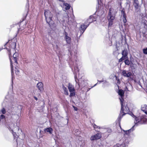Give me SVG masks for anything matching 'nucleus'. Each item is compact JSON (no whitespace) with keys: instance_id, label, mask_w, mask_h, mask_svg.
I'll use <instances>...</instances> for the list:
<instances>
[{"instance_id":"nucleus-34","label":"nucleus","mask_w":147,"mask_h":147,"mask_svg":"<svg viewBox=\"0 0 147 147\" xmlns=\"http://www.w3.org/2000/svg\"><path fill=\"white\" fill-rule=\"evenodd\" d=\"M108 132H111L112 131H111V129H109V130H108Z\"/></svg>"},{"instance_id":"nucleus-29","label":"nucleus","mask_w":147,"mask_h":147,"mask_svg":"<svg viewBox=\"0 0 147 147\" xmlns=\"http://www.w3.org/2000/svg\"><path fill=\"white\" fill-rule=\"evenodd\" d=\"M96 84H95L94 86H92L90 88H88L87 89V92H88V91H89L91 88H92V87L95 86Z\"/></svg>"},{"instance_id":"nucleus-27","label":"nucleus","mask_w":147,"mask_h":147,"mask_svg":"<svg viewBox=\"0 0 147 147\" xmlns=\"http://www.w3.org/2000/svg\"><path fill=\"white\" fill-rule=\"evenodd\" d=\"M125 59V58L122 57H121L119 59V62H122L123 60Z\"/></svg>"},{"instance_id":"nucleus-8","label":"nucleus","mask_w":147,"mask_h":147,"mask_svg":"<svg viewBox=\"0 0 147 147\" xmlns=\"http://www.w3.org/2000/svg\"><path fill=\"white\" fill-rule=\"evenodd\" d=\"M68 88L70 92L69 96L71 97L74 96L76 94V92L73 85L69 83L68 84Z\"/></svg>"},{"instance_id":"nucleus-32","label":"nucleus","mask_w":147,"mask_h":147,"mask_svg":"<svg viewBox=\"0 0 147 147\" xmlns=\"http://www.w3.org/2000/svg\"><path fill=\"white\" fill-rule=\"evenodd\" d=\"M131 115L132 117L135 116L134 115V114L131 112V113L129 114Z\"/></svg>"},{"instance_id":"nucleus-24","label":"nucleus","mask_w":147,"mask_h":147,"mask_svg":"<svg viewBox=\"0 0 147 147\" xmlns=\"http://www.w3.org/2000/svg\"><path fill=\"white\" fill-rule=\"evenodd\" d=\"M1 111L3 114H5L6 112L5 109L4 108H3L1 110Z\"/></svg>"},{"instance_id":"nucleus-39","label":"nucleus","mask_w":147,"mask_h":147,"mask_svg":"<svg viewBox=\"0 0 147 147\" xmlns=\"http://www.w3.org/2000/svg\"><path fill=\"white\" fill-rule=\"evenodd\" d=\"M3 49L2 48V49H0V51L1 50V49Z\"/></svg>"},{"instance_id":"nucleus-6","label":"nucleus","mask_w":147,"mask_h":147,"mask_svg":"<svg viewBox=\"0 0 147 147\" xmlns=\"http://www.w3.org/2000/svg\"><path fill=\"white\" fill-rule=\"evenodd\" d=\"M112 9L111 8L109 9V11L107 17L109 22L108 26L109 27H111L112 26L113 23V20L115 19V16H114L112 14L111 12Z\"/></svg>"},{"instance_id":"nucleus-42","label":"nucleus","mask_w":147,"mask_h":147,"mask_svg":"<svg viewBox=\"0 0 147 147\" xmlns=\"http://www.w3.org/2000/svg\"><path fill=\"white\" fill-rule=\"evenodd\" d=\"M76 82H77L76 80Z\"/></svg>"},{"instance_id":"nucleus-10","label":"nucleus","mask_w":147,"mask_h":147,"mask_svg":"<svg viewBox=\"0 0 147 147\" xmlns=\"http://www.w3.org/2000/svg\"><path fill=\"white\" fill-rule=\"evenodd\" d=\"M97 16L95 14L90 16L89 18L87 19L86 21L89 24L93 22L96 21L97 19Z\"/></svg>"},{"instance_id":"nucleus-16","label":"nucleus","mask_w":147,"mask_h":147,"mask_svg":"<svg viewBox=\"0 0 147 147\" xmlns=\"http://www.w3.org/2000/svg\"><path fill=\"white\" fill-rule=\"evenodd\" d=\"M44 131L45 132L49 133L50 134L52 133L53 129L51 127H48L44 129Z\"/></svg>"},{"instance_id":"nucleus-41","label":"nucleus","mask_w":147,"mask_h":147,"mask_svg":"<svg viewBox=\"0 0 147 147\" xmlns=\"http://www.w3.org/2000/svg\"><path fill=\"white\" fill-rule=\"evenodd\" d=\"M6 49H7V48H6Z\"/></svg>"},{"instance_id":"nucleus-26","label":"nucleus","mask_w":147,"mask_h":147,"mask_svg":"<svg viewBox=\"0 0 147 147\" xmlns=\"http://www.w3.org/2000/svg\"><path fill=\"white\" fill-rule=\"evenodd\" d=\"M132 75V73L131 72H129L127 73V75H126V77H130Z\"/></svg>"},{"instance_id":"nucleus-23","label":"nucleus","mask_w":147,"mask_h":147,"mask_svg":"<svg viewBox=\"0 0 147 147\" xmlns=\"http://www.w3.org/2000/svg\"><path fill=\"white\" fill-rule=\"evenodd\" d=\"M142 51L143 53L145 55H147V47L146 48L143 49Z\"/></svg>"},{"instance_id":"nucleus-37","label":"nucleus","mask_w":147,"mask_h":147,"mask_svg":"<svg viewBox=\"0 0 147 147\" xmlns=\"http://www.w3.org/2000/svg\"><path fill=\"white\" fill-rule=\"evenodd\" d=\"M119 126H120L121 129V125H120V124H119Z\"/></svg>"},{"instance_id":"nucleus-1","label":"nucleus","mask_w":147,"mask_h":147,"mask_svg":"<svg viewBox=\"0 0 147 147\" xmlns=\"http://www.w3.org/2000/svg\"><path fill=\"white\" fill-rule=\"evenodd\" d=\"M14 38H13L11 40H9L5 44V46L9 43L10 45V49L8 50V53L9 55V57L10 60L11 64V73L13 72V65L12 63V62L11 57L12 56L11 51H13V60L15 61V62L16 63L17 62V58L15 56V49L16 48V42Z\"/></svg>"},{"instance_id":"nucleus-18","label":"nucleus","mask_w":147,"mask_h":147,"mask_svg":"<svg viewBox=\"0 0 147 147\" xmlns=\"http://www.w3.org/2000/svg\"><path fill=\"white\" fill-rule=\"evenodd\" d=\"M132 131V130L131 129L126 131L123 130V131L124 132V135L125 136H129L130 135V133Z\"/></svg>"},{"instance_id":"nucleus-25","label":"nucleus","mask_w":147,"mask_h":147,"mask_svg":"<svg viewBox=\"0 0 147 147\" xmlns=\"http://www.w3.org/2000/svg\"><path fill=\"white\" fill-rule=\"evenodd\" d=\"M126 71L125 70H123L122 72V75L126 77L127 73Z\"/></svg>"},{"instance_id":"nucleus-13","label":"nucleus","mask_w":147,"mask_h":147,"mask_svg":"<svg viewBox=\"0 0 147 147\" xmlns=\"http://www.w3.org/2000/svg\"><path fill=\"white\" fill-rule=\"evenodd\" d=\"M36 86L40 91H42L44 89L43 87V85L41 82H39L37 84Z\"/></svg>"},{"instance_id":"nucleus-22","label":"nucleus","mask_w":147,"mask_h":147,"mask_svg":"<svg viewBox=\"0 0 147 147\" xmlns=\"http://www.w3.org/2000/svg\"><path fill=\"white\" fill-rule=\"evenodd\" d=\"M13 134L14 137V139H16V141L17 142V135L16 133V132H13Z\"/></svg>"},{"instance_id":"nucleus-40","label":"nucleus","mask_w":147,"mask_h":147,"mask_svg":"<svg viewBox=\"0 0 147 147\" xmlns=\"http://www.w3.org/2000/svg\"><path fill=\"white\" fill-rule=\"evenodd\" d=\"M142 1H144L145 2V1H144V0H142Z\"/></svg>"},{"instance_id":"nucleus-20","label":"nucleus","mask_w":147,"mask_h":147,"mask_svg":"<svg viewBox=\"0 0 147 147\" xmlns=\"http://www.w3.org/2000/svg\"><path fill=\"white\" fill-rule=\"evenodd\" d=\"M64 6H65V10H67L69 9L70 8V6L69 4L67 3H64Z\"/></svg>"},{"instance_id":"nucleus-2","label":"nucleus","mask_w":147,"mask_h":147,"mask_svg":"<svg viewBox=\"0 0 147 147\" xmlns=\"http://www.w3.org/2000/svg\"><path fill=\"white\" fill-rule=\"evenodd\" d=\"M118 93L121 96V97L119 98L121 105V110L120 115L121 113H123L121 117V116H120V118H121L124 115L128 113L129 109L128 106L127 102H124L123 97L124 94V91L121 89H119V90Z\"/></svg>"},{"instance_id":"nucleus-31","label":"nucleus","mask_w":147,"mask_h":147,"mask_svg":"<svg viewBox=\"0 0 147 147\" xmlns=\"http://www.w3.org/2000/svg\"><path fill=\"white\" fill-rule=\"evenodd\" d=\"M73 107L74 108V109L75 111H77L78 110V108L77 107L74 106H73Z\"/></svg>"},{"instance_id":"nucleus-11","label":"nucleus","mask_w":147,"mask_h":147,"mask_svg":"<svg viewBox=\"0 0 147 147\" xmlns=\"http://www.w3.org/2000/svg\"><path fill=\"white\" fill-rule=\"evenodd\" d=\"M101 137V135L100 133H97L95 135L92 136L90 138L91 140H97L100 139Z\"/></svg>"},{"instance_id":"nucleus-17","label":"nucleus","mask_w":147,"mask_h":147,"mask_svg":"<svg viewBox=\"0 0 147 147\" xmlns=\"http://www.w3.org/2000/svg\"><path fill=\"white\" fill-rule=\"evenodd\" d=\"M141 109L142 111L147 115V105H145L142 106Z\"/></svg>"},{"instance_id":"nucleus-15","label":"nucleus","mask_w":147,"mask_h":147,"mask_svg":"<svg viewBox=\"0 0 147 147\" xmlns=\"http://www.w3.org/2000/svg\"><path fill=\"white\" fill-rule=\"evenodd\" d=\"M142 22L144 25V27L147 29V18L144 17L142 18Z\"/></svg>"},{"instance_id":"nucleus-5","label":"nucleus","mask_w":147,"mask_h":147,"mask_svg":"<svg viewBox=\"0 0 147 147\" xmlns=\"http://www.w3.org/2000/svg\"><path fill=\"white\" fill-rule=\"evenodd\" d=\"M133 4L134 7L135 12L139 13L141 12V5L138 0H133Z\"/></svg>"},{"instance_id":"nucleus-9","label":"nucleus","mask_w":147,"mask_h":147,"mask_svg":"<svg viewBox=\"0 0 147 147\" xmlns=\"http://www.w3.org/2000/svg\"><path fill=\"white\" fill-rule=\"evenodd\" d=\"M138 119V120H137L136 119V120L137 121L138 123H144L147 121V116L144 115L139 117Z\"/></svg>"},{"instance_id":"nucleus-30","label":"nucleus","mask_w":147,"mask_h":147,"mask_svg":"<svg viewBox=\"0 0 147 147\" xmlns=\"http://www.w3.org/2000/svg\"><path fill=\"white\" fill-rule=\"evenodd\" d=\"M5 116H4V115H1L0 117V119H5Z\"/></svg>"},{"instance_id":"nucleus-19","label":"nucleus","mask_w":147,"mask_h":147,"mask_svg":"<svg viewBox=\"0 0 147 147\" xmlns=\"http://www.w3.org/2000/svg\"><path fill=\"white\" fill-rule=\"evenodd\" d=\"M63 89L64 90V94L67 95H68L69 93L67 89L63 85Z\"/></svg>"},{"instance_id":"nucleus-28","label":"nucleus","mask_w":147,"mask_h":147,"mask_svg":"<svg viewBox=\"0 0 147 147\" xmlns=\"http://www.w3.org/2000/svg\"><path fill=\"white\" fill-rule=\"evenodd\" d=\"M93 127L94 129L95 128H100V127H99L97 125H96L95 124H93Z\"/></svg>"},{"instance_id":"nucleus-14","label":"nucleus","mask_w":147,"mask_h":147,"mask_svg":"<svg viewBox=\"0 0 147 147\" xmlns=\"http://www.w3.org/2000/svg\"><path fill=\"white\" fill-rule=\"evenodd\" d=\"M65 39L67 44H69L70 43L71 38L67 36V32L65 33Z\"/></svg>"},{"instance_id":"nucleus-35","label":"nucleus","mask_w":147,"mask_h":147,"mask_svg":"<svg viewBox=\"0 0 147 147\" xmlns=\"http://www.w3.org/2000/svg\"><path fill=\"white\" fill-rule=\"evenodd\" d=\"M121 38L122 39V40H123V35H121Z\"/></svg>"},{"instance_id":"nucleus-12","label":"nucleus","mask_w":147,"mask_h":147,"mask_svg":"<svg viewBox=\"0 0 147 147\" xmlns=\"http://www.w3.org/2000/svg\"><path fill=\"white\" fill-rule=\"evenodd\" d=\"M121 12L122 15H123L122 19L123 20V22L124 23H126L127 22V20H126L127 16L124 8H123L121 10Z\"/></svg>"},{"instance_id":"nucleus-3","label":"nucleus","mask_w":147,"mask_h":147,"mask_svg":"<svg viewBox=\"0 0 147 147\" xmlns=\"http://www.w3.org/2000/svg\"><path fill=\"white\" fill-rule=\"evenodd\" d=\"M121 53L122 55V57L125 58V60L124 61V63L125 65L130 66L132 69H134V67L133 64V59L132 56H131L130 57V60H129L127 57L128 53L127 50L126 49L123 50L122 51Z\"/></svg>"},{"instance_id":"nucleus-7","label":"nucleus","mask_w":147,"mask_h":147,"mask_svg":"<svg viewBox=\"0 0 147 147\" xmlns=\"http://www.w3.org/2000/svg\"><path fill=\"white\" fill-rule=\"evenodd\" d=\"M89 25V23H88L86 21L84 23H82L81 24L79 28V30L81 35L83 34Z\"/></svg>"},{"instance_id":"nucleus-36","label":"nucleus","mask_w":147,"mask_h":147,"mask_svg":"<svg viewBox=\"0 0 147 147\" xmlns=\"http://www.w3.org/2000/svg\"><path fill=\"white\" fill-rule=\"evenodd\" d=\"M56 48H57V49H58L59 47H58V46L57 45H56Z\"/></svg>"},{"instance_id":"nucleus-4","label":"nucleus","mask_w":147,"mask_h":147,"mask_svg":"<svg viewBox=\"0 0 147 147\" xmlns=\"http://www.w3.org/2000/svg\"><path fill=\"white\" fill-rule=\"evenodd\" d=\"M44 15L45 19L47 23L50 27L52 24V18L53 15L52 13L49 10H45Z\"/></svg>"},{"instance_id":"nucleus-38","label":"nucleus","mask_w":147,"mask_h":147,"mask_svg":"<svg viewBox=\"0 0 147 147\" xmlns=\"http://www.w3.org/2000/svg\"><path fill=\"white\" fill-rule=\"evenodd\" d=\"M117 81H118V82H119V79H118V80H117Z\"/></svg>"},{"instance_id":"nucleus-33","label":"nucleus","mask_w":147,"mask_h":147,"mask_svg":"<svg viewBox=\"0 0 147 147\" xmlns=\"http://www.w3.org/2000/svg\"><path fill=\"white\" fill-rule=\"evenodd\" d=\"M34 99H35L36 100H38V98H37L35 96H34Z\"/></svg>"},{"instance_id":"nucleus-21","label":"nucleus","mask_w":147,"mask_h":147,"mask_svg":"<svg viewBox=\"0 0 147 147\" xmlns=\"http://www.w3.org/2000/svg\"><path fill=\"white\" fill-rule=\"evenodd\" d=\"M125 146V143H123L121 145H120L119 144H117L114 145L113 147H124Z\"/></svg>"}]
</instances>
